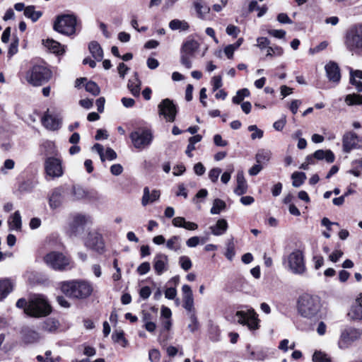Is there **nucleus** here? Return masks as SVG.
<instances>
[{
  "label": "nucleus",
  "instance_id": "nucleus-1",
  "mask_svg": "<svg viewBox=\"0 0 362 362\" xmlns=\"http://www.w3.org/2000/svg\"><path fill=\"white\" fill-rule=\"evenodd\" d=\"M61 290L66 296L74 298H86L93 292L92 285L84 281H69L61 284Z\"/></svg>",
  "mask_w": 362,
  "mask_h": 362
},
{
  "label": "nucleus",
  "instance_id": "nucleus-2",
  "mask_svg": "<svg viewBox=\"0 0 362 362\" xmlns=\"http://www.w3.org/2000/svg\"><path fill=\"white\" fill-rule=\"evenodd\" d=\"M344 45L349 52L362 54V24L353 25L346 30Z\"/></svg>",
  "mask_w": 362,
  "mask_h": 362
},
{
  "label": "nucleus",
  "instance_id": "nucleus-3",
  "mask_svg": "<svg viewBox=\"0 0 362 362\" xmlns=\"http://www.w3.org/2000/svg\"><path fill=\"white\" fill-rule=\"evenodd\" d=\"M52 308L42 295H35L28 300V307L25 308V314L33 317H42L48 315Z\"/></svg>",
  "mask_w": 362,
  "mask_h": 362
},
{
  "label": "nucleus",
  "instance_id": "nucleus-4",
  "mask_svg": "<svg viewBox=\"0 0 362 362\" xmlns=\"http://www.w3.org/2000/svg\"><path fill=\"white\" fill-rule=\"evenodd\" d=\"M321 308L318 297L309 294L302 295L298 301L299 313L305 317L312 318L317 315Z\"/></svg>",
  "mask_w": 362,
  "mask_h": 362
},
{
  "label": "nucleus",
  "instance_id": "nucleus-5",
  "mask_svg": "<svg viewBox=\"0 0 362 362\" xmlns=\"http://www.w3.org/2000/svg\"><path fill=\"white\" fill-rule=\"evenodd\" d=\"M77 18L74 14L58 16L54 23V30L66 35H71L76 33Z\"/></svg>",
  "mask_w": 362,
  "mask_h": 362
},
{
  "label": "nucleus",
  "instance_id": "nucleus-6",
  "mask_svg": "<svg viewBox=\"0 0 362 362\" xmlns=\"http://www.w3.org/2000/svg\"><path fill=\"white\" fill-rule=\"evenodd\" d=\"M52 77V71L42 65H35L26 74L27 81L34 86L47 82Z\"/></svg>",
  "mask_w": 362,
  "mask_h": 362
},
{
  "label": "nucleus",
  "instance_id": "nucleus-7",
  "mask_svg": "<svg viewBox=\"0 0 362 362\" xmlns=\"http://www.w3.org/2000/svg\"><path fill=\"white\" fill-rule=\"evenodd\" d=\"M93 218L90 215L76 214L72 216L69 223V233L71 237H78L82 235L85 230V226L90 225Z\"/></svg>",
  "mask_w": 362,
  "mask_h": 362
},
{
  "label": "nucleus",
  "instance_id": "nucleus-8",
  "mask_svg": "<svg viewBox=\"0 0 362 362\" xmlns=\"http://www.w3.org/2000/svg\"><path fill=\"white\" fill-rule=\"evenodd\" d=\"M288 269L295 274L302 275L306 271L303 252L300 250H295L286 257Z\"/></svg>",
  "mask_w": 362,
  "mask_h": 362
},
{
  "label": "nucleus",
  "instance_id": "nucleus-9",
  "mask_svg": "<svg viewBox=\"0 0 362 362\" xmlns=\"http://www.w3.org/2000/svg\"><path fill=\"white\" fill-rule=\"evenodd\" d=\"M129 137L133 146L137 149L147 148L153 141L152 132L147 128H138L130 134Z\"/></svg>",
  "mask_w": 362,
  "mask_h": 362
},
{
  "label": "nucleus",
  "instance_id": "nucleus-10",
  "mask_svg": "<svg viewBox=\"0 0 362 362\" xmlns=\"http://www.w3.org/2000/svg\"><path fill=\"white\" fill-rule=\"evenodd\" d=\"M235 317L239 324L247 326L251 331L257 330L259 327L258 315L252 308L246 310H238L236 312Z\"/></svg>",
  "mask_w": 362,
  "mask_h": 362
},
{
  "label": "nucleus",
  "instance_id": "nucleus-11",
  "mask_svg": "<svg viewBox=\"0 0 362 362\" xmlns=\"http://www.w3.org/2000/svg\"><path fill=\"white\" fill-rule=\"evenodd\" d=\"M44 260L47 265L56 270L66 269L69 265V259L62 253L57 252L48 253L44 257Z\"/></svg>",
  "mask_w": 362,
  "mask_h": 362
},
{
  "label": "nucleus",
  "instance_id": "nucleus-12",
  "mask_svg": "<svg viewBox=\"0 0 362 362\" xmlns=\"http://www.w3.org/2000/svg\"><path fill=\"white\" fill-rule=\"evenodd\" d=\"M158 115L163 116L166 122H173L177 112V107L169 98L161 100L158 105Z\"/></svg>",
  "mask_w": 362,
  "mask_h": 362
},
{
  "label": "nucleus",
  "instance_id": "nucleus-13",
  "mask_svg": "<svg viewBox=\"0 0 362 362\" xmlns=\"http://www.w3.org/2000/svg\"><path fill=\"white\" fill-rule=\"evenodd\" d=\"M86 247L96 251L98 253H103L105 249V243L102 234L97 230H93L88 233L84 240Z\"/></svg>",
  "mask_w": 362,
  "mask_h": 362
},
{
  "label": "nucleus",
  "instance_id": "nucleus-14",
  "mask_svg": "<svg viewBox=\"0 0 362 362\" xmlns=\"http://www.w3.org/2000/svg\"><path fill=\"white\" fill-rule=\"evenodd\" d=\"M46 175L51 178L60 177L64 174L62 160L55 157H48L45 161Z\"/></svg>",
  "mask_w": 362,
  "mask_h": 362
},
{
  "label": "nucleus",
  "instance_id": "nucleus-15",
  "mask_svg": "<svg viewBox=\"0 0 362 362\" xmlns=\"http://www.w3.org/2000/svg\"><path fill=\"white\" fill-rule=\"evenodd\" d=\"M40 333L28 326H24L20 331V343L24 346L31 345L40 341Z\"/></svg>",
  "mask_w": 362,
  "mask_h": 362
},
{
  "label": "nucleus",
  "instance_id": "nucleus-16",
  "mask_svg": "<svg viewBox=\"0 0 362 362\" xmlns=\"http://www.w3.org/2000/svg\"><path fill=\"white\" fill-rule=\"evenodd\" d=\"M361 335V332L357 329L349 328L344 330L339 341V346L341 349L349 347L352 343L358 340Z\"/></svg>",
  "mask_w": 362,
  "mask_h": 362
},
{
  "label": "nucleus",
  "instance_id": "nucleus-17",
  "mask_svg": "<svg viewBox=\"0 0 362 362\" xmlns=\"http://www.w3.org/2000/svg\"><path fill=\"white\" fill-rule=\"evenodd\" d=\"M43 126L52 131L60 129L62 122V118L59 113L47 111L42 118Z\"/></svg>",
  "mask_w": 362,
  "mask_h": 362
},
{
  "label": "nucleus",
  "instance_id": "nucleus-18",
  "mask_svg": "<svg viewBox=\"0 0 362 362\" xmlns=\"http://www.w3.org/2000/svg\"><path fill=\"white\" fill-rule=\"evenodd\" d=\"M182 291L184 308L190 314L194 313V298L191 287L189 285L185 284L182 287Z\"/></svg>",
  "mask_w": 362,
  "mask_h": 362
},
{
  "label": "nucleus",
  "instance_id": "nucleus-19",
  "mask_svg": "<svg viewBox=\"0 0 362 362\" xmlns=\"http://www.w3.org/2000/svg\"><path fill=\"white\" fill-rule=\"evenodd\" d=\"M16 283L9 278L0 279V301H3L13 290Z\"/></svg>",
  "mask_w": 362,
  "mask_h": 362
},
{
  "label": "nucleus",
  "instance_id": "nucleus-20",
  "mask_svg": "<svg viewBox=\"0 0 362 362\" xmlns=\"http://www.w3.org/2000/svg\"><path fill=\"white\" fill-rule=\"evenodd\" d=\"M325 71L329 81L339 83L341 78L340 70L337 63L329 62L326 64Z\"/></svg>",
  "mask_w": 362,
  "mask_h": 362
},
{
  "label": "nucleus",
  "instance_id": "nucleus-21",
  "mask_svg": "<svg viewBox=\"0 0 362 362\" xmlns=\"http://www.w3.org/2000/svg\"><path fill=\"white\" fill-rule=\"evenodd\" d=\"M168 259L164 254H158L153 259V268L158 275H161L168 270Z\"/></svg>",
  "mask_w": 362,
  "mask_h": 362
},
{
  "label": "nucleus",
  "instance_id": "nucleus-22",
  "mask_svg": "<svg viewBox=\"0 0 362 362\" xmlns=\"http://www.w3.org/2000/svg\"><path fill=\"white\" fill-rule=\"evenodd\" d=\"M160 196V192L157 189L150 191L148 187H145L143 191V197L141 199V204L146 206L149 204H152L158 201Z\"/></svg>",
  "mask_w": 362,
  "mask_h": 362
},
{
  "label": "nucleus",
  "instance_id": "nucleus-23",
  "mask_svg": "<svg viewBox=\"0 0 362 362\" xmlns=\"http://www.w3.org/2000/svg\"><path fill=\"white\" fill-rule=\"evenodd\" d=\"M358 136L354 132L346 133L342 139L343 151L349 153L357 145Z\"/></svg>",
  "mask_w": 362,
  "mask_h": 362
},
{
  "label": "nucleus",
  "instance_id": "nucleus-24",
  "mask_svg": "<svg viewBox=\"0 0 362 362\" xmlns=\"http://www.w3.org/2000/svg\"><path fill=\"white\" fill-rule=\"evenodd\" d=\"M237 186L234 189V193L238 196L245 194L247 191V184L243 171H239L236 176Z\"/></svg>",
  "mask_w": 362,
  "mask_h": 362
},
{
  "label": "nucleus",
  "instance_id": "nucleus-25",
  "mask_svg": "<svg viewBox=\"0 0 362 362\" xmlns=\"http://www.w3.org/2000/svg\"><path fill=\"white\" fill-rule=\"evenodd\" d=\"M63 192L62 187L56 188L52 191L49 200L52 209H56L61 205L63 200Z\"/></svg>",
  "mask_w": 362,
  "mask_h": 362
},
{
  "label": "nucleus",
  "instance_id": "nucleus-26",
  "mask_svg": "<svg viewBox=\"0 0 362 362\" xmlns=\"http://www.w3.org/2000/svg\"><path fill=\"white\" fill-rule=\"evenodd\" d=\"M10 230L21 231L22 228L21 216L18 211H15L10 216L8 220Z\"/></svg>",
  "mask_w": 362,
  "mask_h": 362
},
{
  "label": "nucleus",
  "instance_id": "nucleus-27",
  "mask_svg": "<svg viewBox=\"0 0 362 362\" xmlns=\"http://www.w3.org/2000/svg\"><path fill=\"white\" fill-rule=\"evenodd\" d=\"M228 223L226 219L221 218L217 221L214 226H210V230L214 235L219 236L224 234L228 229Z\"/></svg>",
  "mask_w": 362,
  "mask_h": 362
},
{
  "label": "nucleus",
  "instance_id": "nucleus-28",
  "mask_svg": "<svg viewBox=\"0 0 362 362\" xmlns=\"http://www.w3.org/2000/svg\"><path fill=\"white\" fill-rule=\"evenodd\" d=\"M199 44L193 39L186 40L181 48V52L194 56V52L199 49Z\"/></svg>",
  "mask_w": 362,
  "mask_h": 362
},
{
  "label": "nucleus",
  "instance_id": "nucleus-29",
  "mask_svg": "<svg viewBox=\"0 0 362 362\" xmlns=\"http://www.w3.org/2000/svg\"><path fill=\"white\" fill-rule=\"evenodd\" d=\"M314 156L317 160H325L328 163H333L335 159L334 154L331 150H317L314 152Z\"/></svg>",
  "mask_w": 362,
  "mask_h": 362
},
{
  "label": "nucleus",
  "instance_id": "nucleus-30",
  "mask_svg": "<svg viewBox=\"0 0 362 362\" xmlns=\"http://www.w3.org/2000/svg\"><path fill=\"white\" fill-rule=\"evenodd\" d=\"M141 86V82L138 77L137 73H135L134 78L129 81L127 87L134 96L139 97L140 95Z\"/></svg>",
  "mask_w": 362,
  "mask_h": 362
},
{
  "label": "nucleus",
  "instance_id": "nucleus-31",
  "mask_svg": "<svg viewBox=\"0 0 362 362\" xmlns=\"http://www.w3.org/2000/svg\"><path fill=\"white\" fill-rule=\"evenodd\" d=\"M88 49L92 57L96 61H102L103 58V51L98 42L96 41L90 42L88 45Z\"/></svg>",
  "mask_w": 362,
  "mask_h": 362
},
{
  "label": "nucleus",
  "instance_id": "nucleus-32",
  "mask_svg": "<svg viewBox=\"0 0 362 362\" xmlns=\"http://www.w3.org/2000/svg\"><path fill=\"white\" fill-rule=\"evenodd\" d=\"M166 247L173 252H178L182 247L181 238L179 235H173L166 241Z\"/></svg>",
  "mask_w": 362,
  "mask_h": 362
},
{
  "label": "nucleus",
  "instance_id": "nucleus-33",
  "mask_svg": "<svg viewBox=\"0 0 362 362\" xmlns=\"http://www.w3.org/2000/svg\"><path fill=\"white\" fill-rule=\"evenodd\" d=\"M24 15L26 18H30L33 22H36L42 16V12L40 11H35V6L31 5L26 6L24 11Z\"/></svg>",
  "mask_w": 362,
  "mask_h": 362
},
{
  "label": "nucleus",
  "instance_id": "nucleus-34",
  "mask_svg": "<svg viewBox=\"0 0 362 362\" xmlns=\"http://www.w3.org/2000/svg\"><path fill=\"white\" fill-rule=\"evenodd\" d=\"M43 43L53 53L62 54L64 51L62 45L54 40L47 39Z\"/></svg>",
  "mask_w": 362,
  "mask_h": 362
},
{
  "label": "nucleus",
  "instance_id": "nucleus-35",
  "mask_svg": "<svg viewBox=\"0 0 362 362\" xmlns=\"http://www.w3.org/2000/svg\"><path fill=\"white\" fill-rule=\"evenodd\" d=\"M112 339L114 342L120 344L122 347L128 346V341L124 337V333L122 329H116L114 331Z\"/></svg>",
  "mask_w": 362,
  "mask_h": 362
},
{
  "label": "nucleus",
  "instance_id": "nucleus-36",
  "mask_svg": "<svg viewBox=\"0 0 362 362\" xmlns=\"http://www.w3.org/2000/svg\"><path fill=\"white\" fill-rule=\"evenodd\" d=\"M189 27L187 22L179 19H173L169 23V28L172 30H179L180 31H185L188 30Z\"/></svg>",
  "mask_w": 362,
  "mask_h": 362
},
{
  "label": "nucleus",
  "instance_id": "nucleus-37",
  "mask_svg": "<svg viewBox=\"0 0 362 362\" xmlns=\"http://www.w3.org/2000/svg\"><path fill=\"white\" fill-rule=\"evenodd\" d=\"M271 156L272 153L270 151L260 149L257 153L255 159L257 163L264 164L270 160Z\"/></svg>",
  "mask_w": 362,
  "mask_h": 362
},
{
  "label": "nucleus",
  "instance_id": "nucleus-38",
  "mask_svg": "<svg viewBox=\"0 0 362 362\" xmlns=\"http://www.w3.org/2000/svg\"><path fill=\"white\" fill-rule=\"evenodd\" d=\"M356 301L358 304L352 309L351 317L356 320H362V293Z\"/></svg>",
  "mask_w": 362,
  "mask_h": 362
},
{
  "label": "nucleus",
  "instance_id": "nucleus-39",
  "mask_svg": "<svg viewBox=\"0 0 362 362\" xmlns=\"http://www.w3.org/2000/svg\"><path fill=\"white\" fill-rule=\"evenodd\" d=\"M291 178L293 180V186L295 187H299L305 180L306 175L302 172H295L292 174Z\"/></svg>",
  "mask_w": 362,
  "mask_h": 362
},
{
  "label": "nucleus",
  "instance_id": "nucleus-40",
  "mask_svg": "<svg viewBox=\"0 0 362 362\" xmlns=\"http://www.w3.org/2000/svg\"><path fill=\"white\" fill-rule=\"evenodd\" d=\"M226 204L224 201L220 199H216L213 202V206L210 212L212 214H219L221 211L226 208Z\"/></svg>",
  "mask_w": 362,
  "mask_h": 362
},
{
  "label": "nucleus",
  "instance_id": "nucleus-41",
  "mask_svg": "<svg viewBox=\"0 0 362 362\" xmlns=\"http://www.w3.org/2000/svg\"><path fill=\"white\" fill-rule=\"evenodd\" d=\"M345 102L348 105H362V95H347L345 98Z\"/></svg>",
  "mask_w": 362,
  "mask_h": 362
},
{
  "label": "nucleus",
  "instance_id": "nucleus-42",
  "mask_svg": "<svg viewBox=\"0 0 362 362\" xmlns=\"http://www.w3.org/2000/svg\"><path fill=\"white\" fill-rule=\"evenodd\" d=\"M250 95V91L247 88H243L237 91L236 95L233 98V103L240 104L245 97Z\"/></svg>",
  "mask_w": 362,
  "mask_h": 362
},
{
  "label": "nucleus",
  "instance_id": "nucleus-43",
  "mask_svg": "<svg viewBox=\"0 0 362 362\" xmlns=\"http://www.w3.org/2000/svg\"><path fill=\"white\" fill-rule=\"evenodd\" d=\"M72 194L74 199L79 200L88 197V193L83 188L81 187H74Z\"/></svg>",
  "mask_w": 362,
  "mask_h": 362
},
{
  "label": "nucleus",
  "instance_id": "nucleus-44",
  "mask_svg": "<svg viewBox=\"0 0 362 362\" xmlns=\"http://www.w3.org/2000/svg\"><path fill=\"white\" fill-rule=\"evenodd\" d=\"M194 8L200 18H204L210 11L209 7L204 4L202 1L195 2Z\"/></svg>",
  "mask_w": 362,
  "mask_h": 362
},
{
  "label": "nucleus",
  "instance_id": "nucleus-45",
  "mask_svg": "<svg viewBox=\"0 0 362 362\" xmlns=\"http://www.w3.org/2000/svg\"><path fill=\"white\" fill-rule=\"evenodd\" d=\"M86 90L90 93H91L93 95H99L100 90L99 86L96 84V83L93 81H88L85 85Z\"/></svg>",
  "mask_w": 362,
  "mask_h": 362
},
{
  "label": "nucleus",
  "instance_id": "nucleus-46",
  "mask_svg": "<svg viewBox=\"0 0 362 362\" xmlns=\"http://www.w3.org/2000/svg\"><path fill=\"white\" fill-rule=\"evenodd\" d=\"M58 325L57 321L53 319H47L44 322L42 329L48 332H53L57 329Z\"/></svg>",
  "mask_w": 362,
  "mask_h": 362
},
{
  "label": "nucleus",
  "instance_id": "nucleus-47",
  "mask_svg": "<svg viewBox=\"0 0 362 362\" xmlns=\"http://www.w3.org/2000/svg\"><path fill=\"white\" fill-rule=\"evenodd\" d=\"M313 362H331L327 355L320 351H316L313 356Z\"/></svg>",
  "mask_w": 362,
  "mask_h": 362
},
{
  "label": "nucleus",
  "instance_id": "nucleus-48",
  "mask_svg": "<svg viewBox=\"0 0 362 362\" xmlns=\"http://www.w3.org/2000/svg\"><path fill=\"white\" fill-rule=\"evenodd\" d=\"M179 264L182 269L185 271H188L191 269L192 266V263L189 257L187 256H181L179 258Z\"/></svg>",
  "mask_w": 362,
  "mask_h": 362
},
{
  "label": "nucleus",
  "instance_id": "nucleus-49",
  "mask_svg": "<svg viewBox=\"0 0 362 362\" xmlns=\"http://www.w3.org/2000/svg\"><path fill=\"white\" fill-rule=\"evenodd\" d=\"M248 131L252 132L251 139L255 140L256 139H262L263 136V131L259 129L256 125H250L248 127Z\"/></svg>",
  "mask_w": 362,
  "mask_h": 362
},
{
  "label": "nucleus",
  "instance_id": "nucleus-50",
  "mask_svg": "<svg viewBox=\"0 0 362 362\" xmlns=\"http://www.w3.org/2000/svg\"><path fill=\"white\" fill-rule=\"evenodd\" d=\"M283 53L284 50L281 47H268L267 57L281 56Z\"/></svg>",
  "mask_w": 362,
  "mask_h": 362
},
{
  "label": "nucleus",
  "instance_id": "nucleus-51",
  "mask_svg": "<svg viewBox=\"0 0 362 362\" xmlns=\"http://www.w3.org/2000/svg\"><path fill=\"white\" fill-rule=\"evenodd\" d=\"M193 56L180 52V62L187 69L192 68L191 57Z\"/></svg>",
  "mask_w": 362,
  "mask_h": 362
},
{
  "label": "nucleus",
  "instance_id": "nucleus-52",
  "mask_svg": "<svg viewBox=\"0 0 362 362\" xmlns=\"http://www.w3.org/2000/svg\"><path fill=\"white\" fill-rule=\"evenodd\" d=\"M222 170L219 168H212L209 173V177L213 182H217L220 174Z\"/></svg>",
  "mask_w": 362,
  "mask_h": 362
},
{
  "label": "nucleus",
  "instance_id": "nucleus-53",
  "mask_svg": "<svg viewBox=\"0 0 362 362\" xmlns=\"http://www.w3.org/2000/svg\"><path fill=\"white\" fill-rule=\"evenodd\" d=\"M189 318H190V323L188 325V328L189 329V330L191 332H194L196 330H197V329L199 327V323H198L197 317L194 313L190 314Z\"/></svg>",
  "mask_w": 362,
  "mask_h": 362
},
{
  "label": "nucleus",
  "instance_id": "nucleus-54",
  "mask_svg": "<svg viewBox=\"0 0 362 362\" xmlns=\"http://www.w3.org/2000/svg\"><path fill=\"white\" fill-rule=\"evenodd\" d=\"M150 269H151L150 263L147 262H145L141 263L138 267L137 272L140 275H144V274H147L150 271Z\"/></svg>",
  "mask_w": 362,
  "mask_h": 362
},
{
  "label": "nucleus",
  "instance_id": "nucleus-55",
  "mask_svg": "<svg viewBox=\"0 0 362 362\" xmlns=\"http://www.w3.org/2000/svg\"><path fill=\"white\" fill-rule=\"evenodd\" d=\"M211 83L213 86V90L216 91L219 89L222 85V78L221 76H215L211 79Z\"/></svg>",
  "mask_w": 362,
  "mask_h": 362
},
{
  "label": "nucleus",
  "instance_id": "nucleus-56",
  "mask_svg": "<svg viewBox=\"0 0 362 362\" xmlns=\"http://www.w3.org/2000/svg\"><path fill=\"white\" fill-rule=\"evenodd\" d=\"M270 41L267 38L264 37H260L257 39V45L256 46L258 47L259 49H262L265 47H269Z\"/></svg>",
  "mask_w": 362,
  "mask_h": 362
},
{
  "label": "nucleus",
  "instance_id": "nucleus-57",
  "mask_svg": "<svg viewBox=\"0 0 362 362\" xmlns=\"http://www.w3.org/2000/svg\"><path fill=\"white\" fill-rule=\"evenodd\" d=\"M343 252L340 250H335L329 256V259L332 262H337L342 256Z\"/></svg>",
  "mask_w": 362,
  "mask_h": 362
},
{
  "label": "nucleus",
  "instance_id": "nucleus-58",
  "mask_svg": "<svg viewBox=\"0 0 362 362\" xmlns=\"http://www.w3.org/2000/svg\"><path fill=\"white\" fill-rule=\"evenodd\" d=\"M185 222L186 219L182 216L175 217L172 221L173 225L177 228H184Z\"/></svg>",
  "mask_w": 362,
  "mask_h": 362
},
{
  "label": "nucleus",
  "instance_id": "nucleus-59",
  "mask_svg": "<svg viewBox=\"0 0 362 362\" xmlns=\"http://www.w3.org/2000/svg\"><path fill=\"white\" fill-rule=\"evenodd\" d=\"M235 254V252L234 245L232 243L228 244L227 245L226 251L225 253L226 257L228 259L231 261L233 259V258L234 257Z\"/></svg>",
  "mask_w": 362,
  "mask_h": 362
},
{
  "label": "nucleus",
  "instance_id": "nucleus-60",
  "mask_svg": "<svg viewBox=\"0 0 362 362\" xmlns=\"http://www.w3.org/2000/svg\"><path fill=\"white\" fill-rule=\"evenodd\" d=\"M200 243V238L198 236H193L186 241V245L188 247H195Z\"/></svg>",
  "mask_w": 362,
  "mask_h": 362
},
{
  "label": "nucleus",
  "instance_id": "nucleus-61",
  "mask_svg": "<svg viewBox=\"0 0 362 362\" xmlns=\"http://www.w3.org/2000/svg\"><path fill=\"white\" fill-rule=\"evenodd\" d=\"M151 293V290L149 286H144L139 291V296L144 300L149 298Z\"/></svg>",
  "mask_w": 362,
  "mask_h": 362
},
{
  "label": "nucleus",
  "instance_id": "nucleus-62",
  "mask_svg": "<svg viewBox=\"0 0 362 362\" xmlns=\"http://www.w3.org/2000/svg\"><path fill=\"white\" fill-rule=\"evenodd\" d=\"M268 33L276 38L282 39L286 35V32L283 30H268Z\"/></svg>",
  "mask_w": 362,
  "mask_h": 362
},
{
  "label": "nucleus",
  "instance_id": "nucleus-63",
  "mask_svg": "<svg viewBox=\"0 0 362 362\" xmlns=\"http://www.w3.org/2000/svg\"><path fill=\"white\" fill-rule=\"evenodd\" d=\"M177 296V290L175 288H168L165 291V297L168 299L173 300L175 299Z\"/></svg>",
  "mask_w": 362,
  "mask_h": 362
},
{
  "label": "nucleus",
  "instance_id": "nucleus-64",
  "mask_svg": "<svg viewBox=\"0 0 362 362\" xmlns=\"http://www.w3.org/2000/svg\"><path fill=\"white\" fill-rule=\"evenodd\" d=\"M148 356L151 362H158L160 359V352L157 349L151 350Z\"/></svg>",
  "mask_w": 362,
  "mask_h": 362
}]
</instances>
